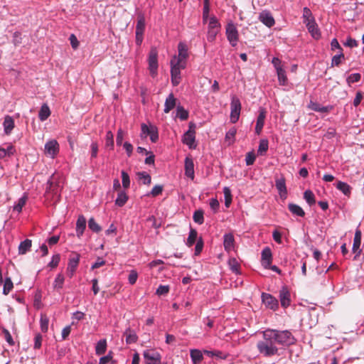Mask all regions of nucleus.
Returning a JSON list of instances; mask_svg holds the SVG:
<instances>
[{"instance_id": "f257e3e1", "label": "nucleus", "mask_w": 364, "mask_h": 364, "mask_svg": "<svg viewBox=\"0 0 364 364\" xmlns=\"http://www.w3.org/2000/svg\"><path fill=\"white\" fill-rule=\"evenodd\" d=\"M262 334L264 340L257 344L259 353L267 357L278 354L277 347L271 341L274 338L270 336L269 328L264 331Z\"/></svg>"}, {"instance_id": "f03ea898", "label": "nucleus", "mask_w": 364, "mask_h": 364, "mask_svg": "<svg viewBox=\"0 0 364 364\" xmlns=\"http://www.w3.org/2000/svg\"><path fill=\"white\" fill-rule=\"evenodd\" d=\"M269 333L272 338L276 339L277 345L288 346L293 344L295 338L291 332L288 330L279 331L277 329L269 328Z\"/></svg>"}, {"instance_id": "7ed1b4c3", "label": "nucleus", "mask_w": 364, "mask_h": 364, "mask_svg": "<svg viewBox=\"0 0 364 364\" xmlns=\"http://www.w3.org/2000/svg\"><path fill=\"white\" fill-rule=\"evenodd\" d=\"M62 187V181L60 175L55 173L52 174L47 182L46 196L49 197L50 195H59Z\"/></svg>"}, {"instance_id": "20e7f679", "label": "nucleus", "mask_w": 364, "mask_h": 364, "mask_svg": "<svg viewBox=\"0 0 364 364\" xmlns=\"http://www.w3.org/2000/svg\"><path fill=\"white\" fill-rule=\"evenodd\" d=\"M220 28V24L215 16H212L209 19L208 31L207 38L208 41H213L218 33Z\"/></svg>"}, {"instance_id": "39448f33", "label": "nucleus", "mask_w": 364, "mask_h": 364, "mask_svg": "<svg viewBox=\"0 0 364 364\" xmlns=\"http://www.w3.org/2000/svg\"><path fill=\"white\" fill-rule=\"evenodd\" d=\"M230 109V121L235 123L239 119L241 110L240 101L235 95H233L231 98Z\"/></svg>"}, {"instance_id": "423d86ee", "label": "nucleus", "mask_w": 364, "mask_h": 364, "mask_svg": "<svg viewBox=\"0 0 364 364\" xmlns=\"http://www.w3.org/2000/svg\"><path fill=\"white\" fill-rule=\"evenodd\" d=\"M149 70L152 77L156 76L158 70V51L156 48H152L149 55Z\"/></svg>"}, {"instance_id": "0eeeda50", "label": "nucleus", "mask_w": 364, "mask_h": 364, "mask_svg": "<svg viewBox=\"0 0 364 364\" xmlns=\"http://www.w3.org/2000/svg\"><path fill=\"white\" fill-rule=\"evenodd\" d=\"M196 125L193 122L189 123V129L188 130L183 134V142L188 145L190 149L195 148L194 146L195 139H196Z\"/></svg>"}, {"instance_id": "6e6552de", "label": "nucleus", "mask_w": 364, "mask_h": 364, "mask_svg": "<svg viewBox=\"0 0 364 364\" xmlns=\"http://www.w3.org/2000/svg\"><path fill=\"white\" fill-rule=\"evenodd\" d=\"M145 30V18L143 15H139L136 26V43L141 46L143 41V36Z\"/></svg>"}, {"instance_id": "1a4fd4ad", "label": "nucleus", "mask_w": 364, "mask_h": 364, "mask_svg": "<svg viewBox=\"0 0 364 364\" xmlns=\"http://www.w3.org/2000/svg\"><path fill=\"white\" fill-rule=\"evenodd\" d=\"M80 255L77 252H73L68 262L67 267V274L70 278H72L80 262Z\"/></svg>"}, {"instance_id": "9d476101", "label": "nucleus", "mask_w": 364, "mask_h": 364, "mask_svg": "<svg viewBox=\"0 0 364 364\" xmlns=\"http://www.w3.org/2000/svg\"><path fill=\"white\" fill-rule=\"evenodd\" d=\"M262 300L267 308L273 311H276L279 309L278 300L272 295L267 293H262Z\"/></svg>"}, {"instance_id": "9b49d317", "label": "nucleus", "mask_w": 364, "mask_h": 364, "mask_svg": "<svg viewBox=\"0 0 364 364\" xmlns=\"http://www.w3.org/2000/svg\"><path fill=\"white\" fill-rule=\"evenodd\" d=\"M226 36L230 44L235 46L238 40V33L232 23H228L226 26Z\"/></svg>"}, {"instance_id": "f8f14e48", "label": "nucleus", "mask_w": 364, "mask_h": 364, "mask_svg": "<svg viewBox=\"0 0 364 364\" xmlns=\"http://www.w3.org/2000/svg\"><path fill=\"white\" fill-rule=\"evenodd\" d=\"M143 355L146 364H160L161 356L159 353L153 350H146Z\"/></svg>"}, {"instance_id": "ddd939ff", "label": "nucleus", "mask_w": 364, "mask_h": 364, "mask_svg": "<svg viewBox=\"0 0 364 364\" xmlns=\"http://www.w3.org/2000/svg\"><path fill=\"white\" fill-rule=\"evenodd\" d=\"M59 151V144L56 140H50L45 145V154L54 158Z\"/></svg>"}, {"instance_id": "4468645a", "label": "nucleus", "mask_w": 364, "mask_h": 364, "mask_svg": "<svg viewBox=\"0 0 364 364\" xmlns=\"http://www.w3.org/2000/svg\"><path fill=\"white\" fill-rule=\"evenodd\" d=\"M279 297L281 306L283 308L286 309L290 306V292L286 286L282 287V288L280 289Z\"/></svg>"}, {"instance_id": "2eb2a0df", "label": "nucleus", "mask_w": 364, "mask_h": 364, "mask_svg": "<svg viewBox=\"0 0 364 364\" xmlns=\"http://www.w3.org/2000/svg\"><path fill=\"white\" fill-rule=\"evenodd\" d=\"M361 235L362 232L360 229H356L352 250L354 253H355V256L354 257V259H357V257L360 255L361 252V250H360V246L361 244Z\"/></svg>"}, {"instance_id": "dca6fc26", "label": "nucleus", "mask_w": 364, "mask_h": 364, "mask_svg": "<svg viewBox=\"0 0 364 364\" xmlns=\"http://www.w3.org/2000/svg\"><path fill=\"white\" fill-rule=\"evenodd\" d=\"M267 111L264 108L260 107L259 110V115L257 118V122L255 126V133L259 135L262 132V128L264 124V119L266 118Z\"/></svg>"}, {"instance_id": "f3484780", "label": "nucleus", "mask_w": 364, "mask_h": 364, "mask_svg": "<svg viewBox=\"0 0 364 364\" xmlns=\"http://www.w3.org/2000/svg\"><path fill=\"white\" fill-rule=\"evenodd\" d=\"M272 251L269 247H267L264 248L262 251V259L261 262L262 265L265 269H268L269 267V265L272 264Z\"/></svg>"}, {"instance_id": "a211bd4d", "label": "nucleus", "mask_w": 364, "mask_h": 364, "mask_svg": "<svg viewBox=\"0 0 364 364\" xmlns=\"http://www.w3.org/2000/svg\"><path fill=\"white\" fill-rule=\"evenodd\" d=\"M259 19L268 28L272 27L275 23V21L272 15L269 11H263L261 12L259 14Z\"/></svg>"}, {"instance_id": "6ab92c4d", "label": "nucleus", "mask_w": 364, "mask_h": 364, "mask_svg": "<svg viewBox=\"0 0 364 364\" xmlns=\"http://www.w3.org/2000/svg\"><path fill=\"white\" fill-rule=\"evenodd\" d=\"M306 26L309 32L311 33V36L315 39H318L321 37V33L318 28V26L315 21V20H311L309 22H306Z\"/></svg>"}, {"instance_id": "aec40b11", "label": "nucleus", "mask_w": 364, "mask_h": 364, "mask_svg": "<svg viewBox=\"0 0 364 364\" xmlns=\"http://www.w3.org/2000/svg\"><path fill=\"white\" fill-rule=\"evenodd\" d=\"M185 175L192 180L194 178V163L191 157L185 159Z\"/></svg>"}, {"instance_id": "412c9836", "label": "nucleus", "mask_w": 364, "mask_h": 364, "mask_svg": "<svg viewBox=\"0 0 364 364\" xmlns=\"http://www.w3.org/2000/svg\"><path fill=\"white\" fill-rule=\"evenodd\" d=\"M275 186L279 191L280 197L285 199L287 198V191L284 178H277L275 181Z\"/></svg>"}, {"instance_id": "4be33fe9", "label": "nucleus", "mask_w": 364, "mask_h": 364, "mask_svg": "<svg viewBox=\"0 0 364 364\" xmlns=\"http://www.w3.org/2000/svg\"><path fill=\"white\" fill-rule=\"evenodd\" d=\"M224 248L227 252L234 250L235 248V239L234 236L229 233L224 235Z\"/></svg>"}, {"instance_id": "5701e85b", "label": "nucleus", "mask_w": 364, "mask_h": 364, "mask_svg": "<svg viewBox=\"0 0 364 364\" xmlns=\"http://www.w3.org/2000/svg\"><path fill=\"white\" fill-rule=\"evenodd\" d=\"M176 104V98L174 97L173 93H170L167 98L166 99L164 104V112L168 113L171 109H173Z\"/></svg>"}, {"instance_id": "b1692460", "label": "nucleus", "mask_w": 364, "mask_h": 364, "mask_svg": "<svg viewBox=\"0 0 364 364\" xmlns=\"http://www.w3.org/2000/svg\"><path fill=\"white\" fill-rule=\"evenodd\" d=\"M178 55L176 57L177 59L181 61L186 62V59L188 57V48L185 43L181 42L178 46Z\"/></svg>"}, {"instance_id": "393cba45", "label": "nucleus", "mask_w": 364, "mask_h": 364, "mask_svg": "<svg viewBox=\"0 0 364 364\" xmlns=\"http://www.w3.org/2000/svg\"><path fill=\"white\" fill-rule=\"evenodd\" d=\"M86 228V219L83 215H80L76 223V232L78 237H81Z\"/></svg>"}, {"instance_id": "a878e982", "label": "nucleus", "mask_w": 364, "mask_h": 364, "mask_svg": "<svg viewBox=\"0 0 364 364\" xmlns=\"http://www.w3.org/2000/svg\"><path fill=\"white\" fill-rule=\"evenodd\" d=\"M171 82L173 86H177L180 84L181 80V70H178V68H171Z\"/></svg>"}, {"instance_id": "bb28decb", "label": "nucleus", "mask_w": 364, "mask_h": 364, "mask_svg": "<svg viewBox=\"0 0 364 364\" xmlns=\"http://www.w3.org/2000/svg\"><path fill=\"white\" fill-rule=\"evenodd\" d=\"M4 132L9 135L14 128V121L13 118L9 115L6 116L3 123Z\"/></svg>"}, {"instance_id": "cd10ccee", "label": "nucleus", "mask_w": 364, "mask_h": 364, "mask_svg": "<svg viewBox=\"0 0 364 364\" xmlns=\"http://www.w3.org/2000/svg\"><path fill=\"white\" fill-rule=\"evenodd\" d=\"M190 355L193 364H200L203 359L201 351L198 349L191 350Z\"/></svg>"}, {"instance_id": "c85d7f7f", "label": "nucleus", "mask_w": 364, "mask_h": 364, "mask_svg": "<svg viewBox=\"0 0 364 364\" xmlns=\"http://www.w3.org/2000/svg\"><path fill=\"white\" fill-rule=\"evenodd\" d=\"M124 336L126 338L127 343H129V344L136 343V341H137V338H138V337H137L136 334L135 333V332L133 330L130 329V328H127L124 331Z\"/></svg>"}, {"instance_id": "c756f323", "label": "nucleus", "mask_w": 364, "mask_h": 364, "mask_svg": "<svg viewBox=\"0 0 364 364\" xmlns=\"http://www.w3.org/2000/svg\"><path fill=\"white\" fill-rule=\"evenodd\" d=\"M336 187L341 191L345 196H349L351 193V187L346 183L343 181H338Z\"/></svg>"}, {"instance_id": "7c9ffc66", "label": "nucleus", "mask_w": 364, "mask_h": 364, "mask_svg": "<svg viewBox=\"0 0 364 364\" xmlns=\"http://www.w3.org/2000/svg\"><path fill=\"white\" fill-rule=\"evenodd\" d=\"M288 208H289V211L295 215H297L299 217H304L305 215L304 210L299 205H298L296 204L289 203L288 205Z\"/></svg>"}, {"instance_id": "2f4dec72", "label": "nucleus", "mask_w": 364, "mask_h": 364, "mask_svg": "<svg viewBox=\"0 0 364 364\" xmlns=\"http://www.w3.org/2000/svg\"><path fill=\"white\" fill-rule=\"evenodd\" d=\"M50 115V110L49 107L46 104H43L38 113V117L41 121L43 122L46 120Z\"/></svg>"}, {"instance_id": "473e14b6", "label": "nucleus", "mask_w": 364, "mask_h": 364, "mask_svg": "<svg viewBox=\"0 0 364 364\" xmlns=\"http://www.w3.org/2000/svg\"><path fill=\"white\" fill-rule=\"evenodd\" d=\"M32 241L29 239H26L21 242L18 246L19 255L26 254L31 247Z\"/></svg>"}, {"instance_id": "72a5a7b5", "label": "nucleus", "mask_w": 364, "mask_h": 364, "mask_svg": "<svg viewBox=\"0 0 364 364\" xmlns=\"http://www.w3.org/2000/svg\"><path fill=\"white\" fill-rule=\"evenodd\" d=\"M107 350V341L105 339L100 340L95 346V353L98 355H102Z\"/></svg>"}, {"instance_id": "f704fd0d", "label": "nucleus", "mask_w": 364, "mask_h": 364, "mask_svg": "<svg viewBox=\"0 0 364 364\" xmlns=\"http://www.w3.org/2000/svg\"><path fill=\"white\" fill-rule=\"evenodd\" d=\"M128 196L124 191H119L117 195V198L115 200V204L119 207H122L128 200Z\"/></svg>"}, {"instance_id": "c9c22d12", "label": "nucleus", "mask_w": 364, "mask_h": 364, "mask_svg": "<svg viewBox=\"0 0 364 364\" xmlns=\"http://www.w3.org/2000/svg\"><path fill=\"white\" fill-rule=\"evenodd\" d=\"M269 147V141L267 139H262L259 141V145L257 150V154L263 156L266 154Z\"/></svg>"}, {"instance_id": "e433bc0d", "label": "nucleus", "mask_w": 364, "mask_h": 364, "mask_svg": "<svg viewBox=\"0 0 364 364\" xmlns=\"http://www.w3.org/2000/svg\"><path fill=\"white\" fill-rule=\"evenodd\" d=\"M203 215H204V212L203 210H201V209L196 210L193 213V221L198 225H202L204 223Z\"/></svg>"}, {"instance_id": "4c0bfd02", "label": "nucleus", "mask_w": 364, "mask_h": 364, "mask_svg": "<svg viewBox=\"0 0 364 364\" xmlns=\"http://www.w3.org/2000/svg\"><path fill=\"white\" fill-rule=\"evenodd\" d=\"M171 68H178V70H183L186 67V62L181 61L176 58V56H173L170 62Z\"/></svg>"}, {"instance_id": "58836bf2", "label": "nucleus", "mask_w": 364, "mask_h": 364, "mask_svg": "<svg viewBox=\"0 0 364 364\" xmlns=\"http://www.w3.org/2000/svg\"><path fill=\"white\" fill-rule=\"evenodd\" d=\"M198 232L196 230L191 228L189 235L187 238L186 245L191 247L197 240Z\"/></svg>"}, {"instance_id": "ea45409f", "label": "nucleus", "mask_w": 364, "mask_h": 364, "mask_svg": "<svg viewBox=\"0 0 364 364\" xmlns=\"http://www.w3.org/2000/svg\"><path fill=\"white\" fill-rule=\"evenodd\" d=\"M14 284L11 281V279L10 277H6L4 283V288H3V294L4 295H8L10 291L13 289Z\"/></svg>"}, {"instance_id": "a19ab883", "label": "nucleus", "mask_w": 364, "mask_h": 364, "mask_svg": "<svg viewBox=\"0 0 364 364\" xmlns=\"http://www.w3.org/2000/svg\"><path fill=\"white\" fill-rule=\"evenodd\" d=\"M304 198L309 205H312L316 203L315 196L310 190H306L304 193Z\"/></svg>"}, {"instance_id": "79ce46f5", "label": "nucleus", "mask_w": 364, "mask_h": 364, "mask_svg": "<svg viewBox=\"0 0 364 364\" xmlns=\"http://www.w3.org/2000/svg\"><path fill=\"white\" fill-rule=\"evenodd\" d=\"M105 147L111 150L114 149V135L111 131H108L106 133Z\"/></svg>"}, {"instance_id": "37998d69", "label": "nucleus", "mask_w": 364, "mask_h": 364, "mask_svg": "<svg viewBox=\"0 0 364 364\" xmlns=\"http://www.w3.org/2000/svg\"><path fill=\"white\" fill-rule=\"evenodd\" d=\"M139 179L142 181L144 185H150L151 183V176L145 171L138 172Z\"/></svg>"}, {"instance_id": "c03bdc74", "label": "nucleus", "mask_w": 364, "mask_h": 364, "mask_svg": "<svg viewBox=\"0 0 364 364\" xmlns=\"http://www.w3.org/2000/svg\"><path fill=\"white\" fill-rule=\"evenodd\" d=\"M236 134V129L235 128H231L225 135V141L228 145L232 144L235 141V136Z\"/></svg>"}, {"instance_id": "a18cd8bd", "label": "nucleus", "mask_w": 364, "mask_h": 364, "mask_svg": "<svg viewBox=\"0 0 364 364\" xmlns=\"http://www.w3.org/2000/svg\"><path fill=\"white\" fill-rule=\"evenodd\" d=\"M64 281V276L61 274H58L53 282V288L57 290L61 289L63 287Z\"/></svg>"}, {"instance_id": "49530a36", "label": "nucleus", "mask_w": 364, "mask_h": 364, "mask_svg": "<svg viewBox=\"0 0 364 364\" xmlns=\"http://www.w3.org/2000/svg\"><path fill=\"white\" fill-rule=\"evenodd\" d=\"M223 193L225 197V205L228 208L232 203L231 191L228 187H225L223 188Z\"/></svg>"}, {"instance_id": "de8ad7c7", "label": "nucleus", "mask_w": 364, "mask_h": 364, "mask_svg": "<svg viewBox=\"0 0 364 364\" xmlns=\"http://www.w3.org/2000/svg\"><path fill=\"white\" fill-rule=\"evenodd\" d=\"M88 227L92 231L95 232H99L102 230L101 227L96 223L93 218H90L88 220Z\"/></svg>"}, {"instance_id": "09e8293b", "label": "nucleus", "mask_w": 364, "mask_h": 364, "mask_svg": "<svg viewBox=\"0 0 364 364\" xmlns=\"http://www.w3.org/2000/svg\"><path fill=\"white\" fill-rule=\"evenodd\" d=\"M176 116L181 120H186L188 117V112L183 107L178 106L177 107Z\"/></svg>"}, {"instance_id": "8fccbe9b", "label": "nucleus", "mask_w": 364, "mask_h": 364, "mask_svg": "<svg viewBox=\"0 0 364 364\" xmlns=\"http://www.w3.org/2000/svg\"><path fill=\"white\" fill-rule=\"evenodd\" d=\"M26 200H27L26 196H23L21 198H19L17 203L14 205V210H16L18 213L21 212L22 208L26 204Z\"/></svg>"}, {"instance_id": "3c124183", "label": "nucleus", "mask_w": 364, "mask_h": 364, "mask_svg": "<svg viewBox=\"0 0 364 364\" xmlns=\"http://www.w3.org/2000/svg\"><path fill=\"white\" fill-rule=\"evenodd\" d=\"M303 18H304V23L305 24L306 23V22H309L311 20H314V18L312 16L311 11L307 7L304 8Z\"/></svg>"}, {"instance_id": "603ef678", "label": "nucleus", "mask_w": 364, "mask_h": 364, "mask_svg": "<svg viewBox=\"0 0 364 364\" xmlns=\"http://www.w3.org/2000/svg\"><path fill=\"white\" fill-rule=\"evenodd\" d=\"M279 81L281 85H284L287 78L285 74V70L282 68H278L277 70Z\"/></svg>"}, {"instance_id": "864d4df0", "label": "nucleus", "mask_w": 364, "mask_h": 364, "mask_svg": "<svg viewBox=\"0 0 364 364\" xmlns=\"http://www.w3.org/2000/svg\"><path fill=\"white\" fill-rule=\"evenodd\" d=\"M228 264H229L230 269L233 272L238 273L239 264H238L237 261L236 260V259H235L233 257L229 259Z\"/></svg>"}, {"instance_id": "5fc2aeb1", "label": "nucleus", "mask_w": 364, "mask_h": 364, "mask_svg": "<svg viewBox=\"0 0 364 364\" xmlns=\"http://www.w3.org/2000/svg\"><path fill=\"white\" fill-rule=\"evenodd\" d=\"M122 181L123 187L126 189L128 188L130 185V179L128 173L124 171H122Z\"/></svg>"}, {"instance_id": "6e6d98bb", "label": "nucleus", "mask_w": 364, "mask_h": 364, "mask_svg": "<svg viewBox=\"0 0 364 364\" xmlns=\"http://www.w3.org/2000/svg\"><path fill=\"white\" fill-rule=\"evenodd\" d=\"M342 58H344V55L342 52H340L339 54L334 55L331 60V66H338L341 64Z\"/></svg>"}, {"instance_id": "4d7b16f0", "label": "nucleus", "mask_w": 364, "mask_h": 364, "mask_svg": "<svg viewBox=\"0 0 364 364\" xmlns=\"http://www.w3.org/2000/svg\"><path fill=\"white\" fill-rule=\"evenodd\" d=\"M2 333L4 336V338L6 339V341L10 346H14L15 344L14 341L11 333H9V331L7 329L3 328Z\"/></svg>"}, {"instance_id": "13d9d810", "label": "nucleus", "mask_w": 364, "mask_h": 364, "mask_svg": "<svg viewBox=\"0 0 364 364\" xmlns=\"http://www.w3.org/2000/svg\"><path fill=\"white\" fill-rule=\"evenodd\" d=\"M163 189H164L163 186H161V185H156L155 186H154V188H152V190L150 192V193L148 194L147 196L151 195L153 197H156V196L161 194V193L163 191Z\"/></svg>"}, {"instance_id": "bf43d9fd", "label": "nucleus", "mask_w": 364, "mask_h": 364, "mask_svg": "<svg viewBox=\"0 0 364 364\" xmlns=\"http://www.w3.org/2000/svg\"><path fill=\"white\" fill-rule=\"evenodd\" d=\"M169 291V286L160 285L156 289V294L159 296L166 295Z\"/></svg>"}, {"instance_id": "052dcab7", "label": "nucleus", "mask_w": 364, "mask_h": 364, "mask_svg": "<svg viewBox=\"0 0 364 364\" xmlns=\"http://www.w3.org/2000/svg\"><path fill=\"white\" fill-rule=\"evenodd\" d=\"M48 318L46 316H41V328L43 332H46L48 328Z\"/></svg>"}, {"instance_id": "680f3d73", "label": "nucleus", "mask_w": 364, "mask_h": 364, "mask_svg": "<svg viewBox=\"0 0 364 364\" xmlns=\"http://www.w3.org/2000/svg\"><path fill=\"white\" fill-rule=\"evenodd\" d=\"M60 255L59 254L54 255L52 257V259L50 262V263L48 264V266L50 267L51 268H55L58 267V265L60 262Z\"/></svg>"}, {"instance_id": "e2e57ef3", "label": "nucleus", "mask_w": 364, "mask_h": 364, "mask_svg": "<svg viewBox=\"0 0 364 364\" xmlns=\"http://www.w3.org/2000/svg\"><path fill=\"white\" fill-rule=\"evenodd\" d=\"M310 108L314 111H317L320 112H326L328 111V107H320V105L318 103H311L310 105Z\"/></svg>"}, {"instance_id": "0e129e2a", "label": "nucleus", "mask_w": 364, "mask_h": 364, "mask_svg": "<svg viewBox=\"0 0 364 364\" xmlns=\"http://www.w3.org/2000/svg\"><path fill=\"white\" fill-rule=\"evenodd\" d=\"M360 74L353 73L349 75L347 78V82L350 85L351 83L357 82L360 80Z\"/></svg>"}, {"instance_id": "69168bd1", "label": "nucleus", "mask_w": 364, "mask_h": 364, "mask_svg": "<svg viewBox=\"0 0 364 364\" xmlns=\"http://www.w3.org/2000/svg\"><path fill=\"white\" fill-rule=\"evenodd\" d=\"M91 149V159H95L97 156L98 153V144L96 141H92L90 144Z\"/></svg>"}, {"instance_id": "338daca9", "label": "nucleus", "mask_w": 364, "mask_h": 364, "mask_svg": "<svg viewBox=\"0 0 364 364\" xmlns=\"http://www.w3.org/2000/svg\"><path fill=\"white\" fill-rule=\"evenodd\" d=\"M150 136V139L152 142L155 143L159 139V133L158 129L156 127H152V130L149 134Z\"/></svg>"}, {"instance_id": "774afa93", "label": "nucleus", "mask_w": 364, "mask_h": 364, "mask_svg": "<svg viewBox=\"0 0 364 364\" xmlns=\"http://www.w3.org/2000/svg\"><path fill=\"white\" fill-rule=\"evenodd\" d=\"M137 277H138V274H137L136 271L132 270L129 272V277H128L129 284L132 285L134 284L137 280Z\"/></svg>"}]
</instances>
